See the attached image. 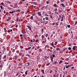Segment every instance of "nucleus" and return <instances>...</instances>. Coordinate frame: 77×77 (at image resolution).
Returning a JSON list of instances; mask_svg holds the SVG:
<instances>
[{
	"label": "nucleus",
	"mask_w": 77,
	"mask_h": 77,
	"mask_svg": "<svg viewBox=\"0 0 77 77\" xmlns=\"http://www.w3.org/2000/svg\"><path fill=\"white\" fill-rule=\"evenodd\" d=\"M18 25H16V26H15V27L16 28H17V27H18Z\"/></svg>",
	"instance_id": "57"
},
{
	"label": "nucleus",
	"mask_w": 77,
	"mask_h": 77,
	"mask_svg": "<svg viewBox=\"0 0 77 77\" xmlns=\"http://www.w3.org/2000/svg\"><path fill=\"white\" fill-rule=\"evenodd\" d=\"M41 71L42 73H43V74H44V70L42 69L41 70Z\"/></svg>",
	"instance_id": "13"
},
{
	"label": "nucleus",
	"mask_w": 77,
	"mask_h": 77,
	"mask_svg": "<svg viewBox=\"0 0 77 77\" xmlns=\"http://www.w3.org/2000/svg\"><path fill=\"white\" fill-rule=\"evenodd\" d=\"M77 46H73L72 49L74 51H75V49H77Z\"/></svg>",
	"instance_id": "1"
},
{
	"label": "nucleus",
	"mask_w": 77,
	"mask_h": 77,
	"mask_svg": "<svg viewBox=\"0 0 77 77\" xmlns=\"http://www.w3.org/2000/svg\"><path fill=\"white\" fill-rule=\"evenodd\" d=\"M61 5L63 7H65V5H64V4H63V3L61 4Z\"/></svg>",
	"instance_id": "24"
},
{
	"label": "nucleus",
	"mask_w": 77,
	"mask_h": 77,
	"mask_svg": "<svg viewBox=\"0 0 77 77\" xmlns=\"http://www.w3.org/2000/svg\"><path fill=\"white\" fill-rule=\"evenodd\" d=\"M48 36V34H46V37H47V36Z\"/></svg>",
	"instance_id": "48"
},
{
	"label": "nucleus",
	"mask_w": 77,
	"mask_h": 77,
	"mask_svg": "<svg viewBox=\"0 0 77 77\" xmlns=\"http://www.w3.org/2000/svg\"><path fill=\"white\" fill-rule=\"evenodd\" d=\"M45 16L46 17H48V15L47 14H45Z\"/></svg>",
	"instance_id": "55"
},
{
	"label": "nucleus",
	"mask_w": 77,
	"mask_h": 77,
	"mask_svg": "<svg viewBox=\"0 0 77 77\" xmlns=\"http://www.w3.org/2000/svg\"><path fill=\"white\" fill-rule=\"evenodd\" d=\"M54 11H55V12H57V9L56 8V9H55L54 10Z\"/></svg>",
	"instance_id": "39"
},
{
	"label": "nucleus",
	"mask_w": 77,
	"mask_h": 77,
	"mask_svg": "<svg viewBox=\"0 0 77 77\" xmlns=\"http://www.w3.org/2000/svg\"><path fill=\"white\" fill-rule=\"evenodd\" d=\"M22 33L23 34L24 33V31H23V29H22Z\"/></svg>",
	"instance_id": "53"
},
{
	"label": "nucleus",
	"mask_w": 77,
	"mask_h": 77,
	"mask_svg": "<svg viewBox=\"0 0 77 77\" xmlns=\"http://www.w3.org/2000/svg\"><path fill=\"white\" fill-rule=\"evenodd\" d=\"M33 16H32L31 17H30V19H31V20H33Z\"/></svg>",
	"instance_id": "17"
},
{
	"label": "nucleus",
	"mask_w": 77,
	"mask_h": 77,
	"mask_svg": "<svg viewBox=\"0 0 77 77\" xmlns=\"http://www.w3.org/2000/svg\"><path fill=\"white\" fill-rule=\"evenodd\" d=\"M25 74L26 75H27V71H26L25 72Z\"/></svg>",
	"instance_id": "37"
},
{
	"label": "nucleus",
	"mask_w": 77,
	"mask_h": 77,
	"mask_svg": "<svg viewBox=\"0 0 77 77\" xmlns=\"http://www.w3.org/2000/svg\"><path fill=\"white\" fill-rule=\"evenodd\" d=\"M29 65H30V63H26L25 64L26 66H29Z\"/></svg>",
	"instance_id": "4"
},
{
	"label": "nucleus",
	"mask_w": 77,
	"mask_h": 77,
	"mask_svg": "<svg viewBox=\"0 0 77 77\" xmlns=\"http://www.w3.org/2000/svg\"><path fill=\"white\" fill-rule=\"evenodd\" d=\"M7 3H8V4H11V2L9 1H8L7 2Z\"/></svg>",
	"instance_id": "27"
},
{
	"label": "nucleus",
	"mask_w": 77,
	"mask_h": 77,
	"mask_svg": "<svg viewBox=\"0 0 77 77\" xmlns=\"http://www.w3.org/2000/svg\"><path fill=\"white\" fill-rule=\"evenodd\" d=\"M20 37H23V35H22V34H20Z\"/></svg>",
	"instance_id": "61"
},
{
	"label": "nucleus",
	"mask_w": 77,
	"mask_h": 77,
	"mask_svg": "<svg viewBox=\"0 0 77 77\" xmlns=\"http://www.w3.org/2000/svg\"><path fill=\"white\" fill-rule=\"evenodd\" d=\"M24 12L23 11H22L21 12V14H24Z\"/></svg>",
	"instance_id": "38"
},
{
	"label": "nucleus",
	"mask_w": 77,
	"mask_h": 77,
	"mask_svg": "<svg viewBox=\"0 0 77 77\" xmlns=\"http://www.w3.org/2000/svg\"><path fill=\"white\" fill-rule=\"evenodd\" d=\"M10 6H11V7H13V6H14V5H10Z\"/></svg>",
	"instance_id": "63"
},
{
	"label": "nucleus",
	"mask_w": 77,
	"mask_h": 77,
	"mask_svg": "<svg viewBox=\"0 0 77 77\" xmlns=\"http://www.w3.org/2000/svg\"><path fill=\"white\" fill-rule=\"evenodd\" d=\"M36 15V13H34L33 14H32V15H33V16H35V15Z\"/></svg>",
	"instance_id": "45"
},
{
	"label": "nucleus",
	"mask_w": 77,
	"mask_h": 77,
	"mask_svg": "<svg viewBox=\"0 0 77 77\" xmlns=\"http://www.w3.org/2000/svg\"><path fill=\"white\" fill-rule=\"evenodd\" d=\"M57 42H55V43H54V45H57Z\"/></svg>",
	"instance_id": "40"
},
{
	"label": "nucleus",
	"mask_w": 77,
	"mask_h": 77,
	"mask_svg": "<svg viewBox=\"0 0 77 77\" xmlns=\"http://www.w3.org/2000/svg\"><path fill=\"white\" fill-rule=\"evenodd\" d=\"M54 6L55 8H59V6L57 5V4H55L53 5Z\"/></svg>",
	"instance_id": "2"
},
{
	"label": "nucleus",
	"mask_w": 77,
	"mask_h": 77,
	"mask_svg": "<svg viewBox=\"0 0 77 77\" xmlns=\"http://www.w3.org/2000/svg\"><path fill=\"white\" fill-rule=\"evenodd\" d=\"M67 26H68V28H69V27H70V25H67Z\"/></svg>",
	"instance_id": "44"
},
{
	"label": "nucleus",
	"mask_w": 77,
	"mask_h": 77,
	"mask_svg": "<svg viewBox=\"0 0 77 77\" xmlns=\"http://www.w3.org/2000/svg\"><path fill=\"white\" fill-rule=\"evenodd\" d=\"M52 56L53 57H55V55L54 54H53Z\"/></svg>",
	"instance_id": "47"
},
{
	"label": "nucleus",
	"mask_w": 77,
	"mask_h": 77,
	"mask_svg": "<svg viewBox=\"0 0 77 77\" xmlns=\"http://www.w3.org/2000/svg\"><path fill=\"white\" fill-rule=\"evenodd\" d=\"M50 17L51 18L52 20H53V18H54V17H53L52 15H50Z\"/></svg>",
	"instance_id": "11"
},
{
	"label": "nucleus",
	"mask_w": 77,
	"mask_h": 77,
	"mask_svg": "<svg viewBox=\"0 0 77 77\" xmlns=\"http://www.w3.org/2000/svg\"><path fill=\"white\" fill-rule=\"evenodd\" d=\"M54 64H55V65H56V63H57V61H54Z\"/></svg>",
	"instance_id": "28"
},
{
	"label": "nucleus",
	"mask_w": 77,
	"mask_h": 77,
	"mask_svg": "<svg viewBox=\"0 0 77 77\" xmlns=\"http://www.w3.org/2000/svg\"><path fill=\"white\" fill-rule=\"evenodd\" d=\"M38 41H39V40L38 39H36L35 40V42H38Z\"/></svg>",
	"instance_id": "15"
},
{
	"label": "nucleus",
	"mask_w": 77,
	"mask_h": 77,
	"mask_svg": "<svg viewBox=\"0 0 77 77\" xmlns=\"http://www.w3.org/2000/svg\"><path fill=\"white\" fill-rule=\"evenodd\" d=\"M30 10H29V9H27V12H29Z\"/></svg>",
	"instance_id": "62"
},
{
	"label": "nucleus",
	"mask_w": 77,
	"mask_h": 77,
	"mask_svg": "<svg viewBox=\"0 0 77 77\" xmlns=\"http://www.w3.org/2000/svg\"><path fill=\"white\" fill-rule=\"evenodd\" d=\"M65 64H66V65H68V63H67L66 62L65 63Z\"/></svg>",
	"instance_id": "51"
},
{
	"label": "nucleus",
	"mask_w": 77,
	"mask_h": 77,
	"mask_svg": "<svg viewBox=\"0 0 77 77\" xmlns=\"http://www.w3.org/2000/svg\"><path fill=\"white\" fill-rule=\"evenodd\" d=\"M50 63H48L46 64V66H48V65H50Z\"/></svg>",
	"instance_id": "19"
},
{
	"label": "nucleus",
	"mask_w": 77,
	"mask_h": 77,
	"mask_svg": "<svg viewBox=\"0 0 77 77\" xmlns=\"http://www.w3.org/2000/svg\"><path fill=\"white\" fill-rule=\"evenodd\" d=\"M66 68H68L69 67L68 66H67V65H66Z\"/></svg>",
	"instance_id": "49"
},
{
	"label": "nucleus",
	"mask_w": 77,
	"mask_h": 77,
	"mask_svg": "<svg viewBox=\"0 0 77 77\" xmlns=\"http://www.w3.org/2000/svg\"><path fill=\"white\" fill-rule=\"evenodd\" d=\"M14 11H11V12H10V14H13L14 13Z\"/></svg>",
	"instance_id": "35"
},
{
	"label": "nucleus",
	"mask_w": 77,
	"mask_h": 77,
	"mask_svg": "<svg viewBox=\"0 0 77 77\" xmlns=\"http://www.w3.org/2000/svg\"><path fill=\"white\" fill-rule=\"evenodd\" d=\"M33 4L35 5H37V2H33Z\"/></svg>",
	"instance_id": "14"
},
{
	"label": "nucleus",
	"mask_w": 77,
	"mask_h": 77,
	"mask_svg": "<svg viewBox=\"0 0 77 77\" xmlns=\"http://www.w3.org/2000/svg\"><path fill=\"white\" fill-rule=\"evenodd\" d=\"M51 45L52 46V47H54V44L53 43V42L52 43Z\"/></svg>",
	"instance_id": "33"
},
{
	"label": "nucleus",
	"mask_w": 77,
	"mask_h": 77,
	"mask_svg": "<svg viewBox=\"0 0 77 77\" xmlns=\"http://www.w3.org/2000/svg\"><path fill=\"white\" fill-rule=\"evenodd\" d=\"M1 57H2V55H0V63H1Z\"/></svg>",
	"instance_id": "29"
},
{
	"label": "nucleus",
	"mask_w": 77,
	"mask_h": 77,
	"mask_svg": "<svg viewBox=\"0 0 77 77\" xmlns=\"http://www.w3.org/2000/svg\"><path fill=\"white\" fill-rule=\"evenodd\" d=\"M31 47H29L28 48H27V50H30V49H31Z\"/></svg>",
	"instance_id": "26"
},
{
	"label": "nucleus",
	"mask_w": 77,
	"mask_h": 77,
	"mask_svg": "<svg viewBox=\"0 0 77 77\" xmlns=\"http://www.w3.org/2000/svg\"><path fill=\"white\" fill-rule=\"evenodd\" d=\"M0 68H2V67H3V65H0Z\"/></svg>",
	"instance_id": "56"
},
{
	"label": "nucleus",
	"mask_w": 77,
	"mask_h": 77,
	"mask_svg": "<svg viewBox=\"0 0 77 77\" xmlns=\"http://www.w3.org/2000/svg\"><path fill=\"white\" fill-rule=\"evenodd\" d=\"M15 8H18V7L17 6H16L15 7Z\"/></svg>",
	"instance_id": "60"
},
{
	"label": "nucleus",
	"mask_w": 77,
	"mask_h": 77,
	"mask_svg": "<svg viewBox=\"0 0 77 77\" xmlns=\"http://www.w3.org/2000/svg\"><path fill=\"white\" fill-rule=\"evenodd\" d=\"M27 27H28V29H29V30H32V28H31V27L30 26L27 25Z\"/></svg>",
	"instance_id": "3"
},
{
	"label": "nucleus",
	"mask_w": 77,
	"mask_h": 77,
	"mask_svg": "<svg viewBox=\"0 0 77 77\" xmlns=\"http://www.w3.org/2000/svg\"><path fill=\"white\" fill-rule=\"evenodd\" d=\"M60 1L61 2H63L65 1V0H60Z\"/></svg>",
	"instance_id": "36"
},
{
	"label": "nucleus",
	"mask_w": 77,
	"mask_h": 77,
	"mask_svg": "<svg viewBox=\"0 0 77 77\" xmlns=\"http://www.w3.org/2000/svg\"><path fill=\"white\" fill-rule=\"evenodd\" d=\"M12 51L13 52H14V51H15V49H12Z\"/></svg>",
	"instance_id": "46"
},
{
	"label": "nucleus",
	"mask_w": 77,
	"mask_h": 77,
	"mask_svg": "<svg viewBox=\"0 0 77 77\" xmlns=\"http://www.w3.org/2000/svg\"><path fill=\"white\" fill-rule=\"evenodd\" d=\"M11 20V18L10 17H9L8 19H7V21H10Z\"/></svg>",
	"instance_id": "8"
},
{
	"label": "nucleus",
	"mask_w": 77,
	"mask_h": 77,
	"mask_svg": "<svg viewBox=\"0 0 77 77\" xmlns=\"http://www.w3.org/2000/svg\"><path fill=\"white\" fill-rule=\"evenodd\" d=\"M6 55H5L3 57V59H6Z\"/></svg>",
	"instance_id": "16"
},
{
	"label": "nucleus",
	"mask_w": 77,
	"mask_h": 77,
	"mask_svg": "<svg viewBox=\"0 0 77 77\" xmlns=\"http://www.w3.org/2000/svg\"><path fill=\"white\" fill-rule=\"evenodd\" d=\"M37 14H38L39 16H40V17L41 16L42 14H41V12H38L37 13Z\"/></svg>",
	"instance_id": "7"
},
{
	"label": "nucleus",
	"mask_w": 77,
	"mask_h": 77,
	"mask_svg": "<svg viewBox=\"0 0 77 77\" xmlns=\"http://www.w3.org/2000/svg\"><path fill=\"white\" fill-rule=\"evenodd\" d=\"M68 49L69 50H71V47H69L68 48Z\"/></svg>",
	"instance_id": "43"
},
{
	"label": "nucleus",
	"mask_w": 77,
	"mask_h": 77,
	"mask_svg": "<svg viewBox=\"0 0 77 77\" xmlns=\"http://www.w3.org/2000/svg\"><path fill=\"white\" fill-rule=\"evenodd\" d=\"M44 8H45V6H43L42 8V10H43L44 9Z\"/></svg>",
	"instance_id": "23"
},
{
	"label": "nucleus",
	"mask_w": 77,
	"mask_h": 77,
	"mask_svg": "<svg viewBox=\"0 0 77 77\" xmlns=\"http://www.w3.org/2000/svg\"><path fill=\"white\" fill-rule=\"evenodd\" d=\"M2 5L5 6V5H4V3L3 2H2Z\"/></svg>",
	"instance_id": "58"
},
{
	"label": "nucleus",
	"mask_w": 77,
	"mask_h": 77,
	"mask_svg": "<svg viewBox=\"0 0 77 77\" xmlns=\"http://www.w3.org/2000/svg\"><path fill=\"white\" fill-rule=\"evenodd\" d=\"M45 38V37L44 36V35H42V39H43V38Z\"/></svg>",
	"instance_id": "20"
},
{
	"label": "nucleus",
	"mask_w": 77,
	"mask_h": 77,
	"mask_svg": "<svg viewBox=\"0 0 77 77\" xmlns=\"http://www.w3.org/2000/svg\"><path fill=\"white\" fill-rule=\"evenodd\" d=\"M14 59H17V56L16 55L14 57Z\"/></svg>",
	"instance_id": "9"
},
{
	"label": "nucleus",
	"mask_w": 77,
	"mask_h": 77,
	"mask_svg": "<svg viewBox=\"0 0 77 77\" xmlns=\"http://www.w3.org/2000/svg\"><path fill=\"white\" fill-rule=\"evenodd\" d=\"M48 24V21H46V22L45 23V24Z\"/></svg>",
	"instance_id": "41"
},
{
	"label": "nucleus",
	"mask_w": 77,
	"mask_h": 77,
	"mask_svg": "<svg viewBox=\"0 0 77 77\" xmlns=\"http://www.w3.org/2000/svg\"><path fill=\"white\" fill-rule=\"evenodd\" d=\"M39 52H41L42 51V49H40L39 50Z\"/></svg>",
	"instance_id": "32"
},
{
	"label": "nucleus",
	"mask_w": 77,
	"mask_h": 77,
	"mask_svg": "<svg viewBox=\"0 0 77 77\" xmlns=\"http://www.w3.org/2000/svg\"><path fill=\"white\" fill-rule=\"evenodd\" d=\"M45 19L46 20H48V18L47 17H46Z\"/></svg>",
	"instance_id": "21"
},
{
	"label": "nucleus",
	"mask_w": 77,
	"mask_h": 77,
	"mask_svg": "<svg viewBox=\"0 0 77 77\" xmlns=\"http://www.w3.org/2000/svg\"><path fill=\"white\" fill-rule=\"evenodd\" d=\"M59 48H56V50H57V51H58V50H59Z\"/></svg>",
	"instance_id": "54"
},
{
	"label": "nucleus",
	"mask_w": 77,
	"mask_h": 77,
	"mask_svg": "<svg viewBox=\"0 0 77 77\" xmlns=\"http://www.w3.org/2000/svg\"><path fill=\"white\" fill-rule=\"evenodd\" d=\"M59 11V13H60L62 12V11L60 10Z\"/></svg>",
	"instance_id": "42"
},
{
	"label": "nucleus",
	"mask_w": 77,
	"mask_h": 77,
	"mask_svg": "<svg viewBox=\"0 0 77 77\" xmlns=\"http://www.w3.org/2000/svg\"><path fill=\"white\" fill-rule=\"evenodd\" d=\"M69 60V58H66L65 59V60L66 61H68Z\"/></svg>",
	"instance_id": "25"
},
{
	"label": "nucleus",
	"mask_w": 77,
	"mask_h": 77,
	"mask_svg": "<svg viewBox=\"0 0 77 77\" xmlns=\"http://www.w3.org/2000/svg\"><path fill=\"white\" fill-rule=\"evenodd\" d=\"M3 29L4 30V31H6V28H3Z\"/></svg>",
	"instance_id": "59"
},
{
	"label": "nucleus",
	"mask_w": 77,
	"mask_h": 77,
	"mask_svg": "<svg viewBox=\"0 0 77 77\" xmlns=\"http://www.w3.org/2000/svg\"><path fill=\"white\" fill-rule=\"evenodd\" d=\"M63 51H60L59 53H60V54H61V53H63Z\"/></svg>",
	"instance_id": "18"
},
{
	"label": "nucleus",
	"mask_w": 77,
	"mask_h": 77,
	"mask_svg": "<svg viewBox=\"0 0 77 77\" xmlns=\"http://www.w3.org/2000/svg\"><path fill=\"white\" fill-rule=\"evenodd\" d=\"M63 62V61H62V60H60V62H59V64H60L61 63H62Z\"/></svg>",
	"instance_id": "10"
},
{
	"label": "nucleus",
	"mask_w": 77,
	"mask_h": 77,
	"mask_svg": "<svg viewBox=\"0 0 77 77\" xmlns=\"http://www.w3.org/2000/svg\"><path fill=\"white\" fill-rule=\"evenodd\" d=\"M0 8H1V9H3V6L2 5H1L0 6Z\"/></svg>",
	"instance_id": "34"
},
{
	"label": "nucleus",
	"mask_w": 77,
	"mask_h": 77,
	"mask_svg": "<svg viewBox=\"0 0 77 77\" xmlns=\"http://www.w3.org/2000/svg\"><path fill=\"white\" fill-rule=\"evenodd\" d=\"M66 50V48H64L63 49V51H65Z\"/></svg>",
	"instance_id": "31"
},
{
	"label": "nucleus",
	"mask_w": 77,
	"mask_h": 77,
	"mask_svg": "<svg viewBox=\"0 0 77 77\" xmlns=\"http://www.w3.org/2000/svg\"><path fill=\"white\" fill-rule=\"evenodd\" d=\"M11 51H9L8 53V54H9V55H10V54H11Z\"/></svg>",
	"instance_id": "30"
},
{
	"label": "nucleus",
	"mask_w": 77,
	"mask_h": 77,
	"mask_svg": "<svg viewBox=\"0 0 77 77\" xmlns=\"http://www.w3.org/2000/svg\"><path fill=\"white\" fill-rule=\"evenodd\" d=\"M19 20V18L18 17H17V19L16 20V21L17 22H18V20Z\"/></svg>",
	"instance_id": "12"
},
{
	"label": "nucleus",
	"mask_w": 77,
	"mask_h": 77,
	"mask_svg": "<svg viewBox=\"0 0 77 77\" xmlns=\"http://www.w3.org/2000/svg\"><path fill=\"white\" fill-rule=\"evenodd\" d=\"M29 53V54H31V53H32V52L31 51H29L28 52Z\"/></svg>",
	"instance_id": "50"
},
{
	"label": "nucleus",
	"mask_w": 77,
	"mask_h": 77,
	"mask_svg": "<svg viewBox=\"0 0 77 77\" xmlns=\"http://www.w3.org/2000/svg\"><path fill=\"white\" fill-rule=\"evenodd\" d=\"M63 17H61V21H63Z\"/></svg>",
	"instance_id": "22"
},
{
	"label": "nucleus",
	"mask_w": 77,
	"mask_h": 77,
	"mask_svg": "<svg viewBox=\"0 0 77 77\" xmlns=\"http://www.w3.org/2000/svg\"><path fill=\"white\" fill-rule=\"evenodd\" d=\"M45 48H50V46H49V45H46L45 46Z\"/></svg>",
	"instance_id": "5"
},
{
	"label": "nucleus",
	"mask_w": 77,
	"mask_h": 77,
	"mask_svg": "<svg viewBox=\"0 0 77 77\" xmlns=\"http://www.w3.org/2000/svg\"><path fill=\"white\" fill-rule=\"evenodd\" d=\"M36 6H34L33 8H32V9H35V8H36Z\"/></svg>",
	"instance_id": "52"
},
{
	"label": "nucleus",
	"mask_w": 77,
	"mask_h": 77,
	"mask_svg": "<svg viewBox=\"0 0 77 77\" xmlns=\"http://www.w3.org/2000/svg\"><path fill=\"white\" fill-rule=\"evenodd\" d=\"M50 59H51V60L52 61H53V57H52V56L51 55L50 56Z\"/></svg>",
	"instance_id": "6"
},
{
	"label": "nucleus",
	"mask_w": 77,
	"mask_h": 77,
	"mask_svg": "<svg viewBox=\"0 0 77 77\" xmlns=\"http://www.w3.org/2000/svg\"><path fill=\"white\" fill-rule=\"evenodd\" d=\"M52 70H51L50 71V72H49V73H51L52 72Z\"/></svg>",
	"instance_id": "64"
}]
</instances>
